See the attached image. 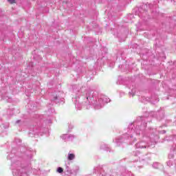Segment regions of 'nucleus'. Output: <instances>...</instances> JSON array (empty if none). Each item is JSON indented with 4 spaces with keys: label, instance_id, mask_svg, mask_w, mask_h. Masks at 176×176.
<instances>
[{
    "label": "nucleus",
    "instance_id": "f03ea898",
    "mask_svg": "<svg viewBox=\"0 0 176 176\" xmlns=\"http://www.w3.org/2000/svg\"><path fill=\"white\" fill-rule=\"evenodd\" d=\"M136 148H139L142 149L143 148H148L149 146V141L146 140V142H140L135 144Z\"/></svg>",
    "mask_w": 176,
    "mask_h": 176
},
{
    "label": "nucleus",
    "instance_id": "0eeeda50",
    "mask_svg": "<svg viewBox=\"0 0 176 176\" xmlns=\"http://www.w3.org/2000/svg\"><path fill=\"white\" fill-rule=\"evenodd\" d=\"M57 171H58L60 174H61V173H63L64 169H63V168H61V167H58V169H57Z\"/></svg>",
    "mask_w": 176,
    "mask_h": 176
},
{
    "label": "nucleus",
    "instance_id": "423d86ee",
    "mask_svg": "<svg viewBox=\"0 0 176 176\" xmlns=\"http://www.w3.org/2000/svg\"><path fill=\"white\" fill-rule=\"evenodd\" d=\"M159 166H160V164H159V163H157V162H155V163L153 164V167L154 168H159Z\"/></svg>",
    "mask_w": 176,
    "mask_h": 176
},
{
    "label": "nucleus",
    "instance_id": "f257e3e1",
    "mask_svg": "<svg viewBox=\"0 0 176 176\" xmlns=\"http://www.w3.org/2000/svg\"><path fill=\"white\" fill-rule=\"evenodd\" d=\"M149 116L151 118H155V119H157V120H162V119L164 118V110L160 109L158 111H150L149 113L146 112L145 113L144 116L138 117L137 118V122H139L138 125H136L135 128V133L137 135L141 134V131L146 129V122H148L146 119H148Z\"/></svg>",
    "mask_w": 176,
    "mask_h": 176
},
{
    "label": "nucleus",
    "instance_id": "9b49d317",
    "mask_svg": "<svg viewBox=\"0 0 176 176\" xmlns=\"http://www.w3.org/2000/svg\"><path fill=\"white\" fill-rule=\"evenodd\" d=\"M163 133H166V131H163Z\"/></svg>",
    "mask_w": 176,
    "mask_h": 176
},
{
    "label": "nucleus",
    "instance_id": "39448f33",
    "mask_svg": "<svg viewBox=\"0 0 176 176\" xmlns=\"http://www.w3.org/2000/svg\"><path fill=\"white\" fill-rule=\"evenodd\" d=\"M148 140H150L151 142H156V140H159V136L157 135H155V139L148 138Z\"/></svg>",
    "mask_w": 176,
    "mask_h": 176
},
{
    "label": "nucleus",
    "instance_id": "20e7f679",
    "mask_svg": "<svg viewBox=\"0 0 176 176\" xmlns=\"http://www.w3.org/2000/svg\"><path fill=\"white\" fill-rule=\"evenodd\" d=\"M151 100L152 101L155 100V102H159V98L157 97V96H152Z\"/></svg>",
    "mask_w": 176,
    "mask_h": 176
},
{
    "label": "nucleus",
    "instance_id": "9d476101",
    "mask_svg": "<svg viewBox=\"0 0 176 176\" xmlns=\"http://www.w3.org/2000/svg\"><path fill=\"white\" fill-rule=\"evenodd\" d=\"M148 8H150V9H152V8H153V4H148Z\"/></svg>",
    "mask_w": 176,
    "mask_h": 176
},
{
    "label": "nucleus",
    "instance_id": "6e6552de",
    "mask_svg": "<svg viewBox=\"0 0 176 176\" xmlns=\"http://www.w3.org/2000/svg\"><path fill=\"white\" fill-rule=\"evenodd\" d=\"M146 5H143V6H142V8H138L139 12H140V13H142V8L145 9V7H146Z\"/></svg>",
    "mask_w": 176,
    "mask_h": 176
},
{
    "label": "nucleus",
    "instance_id": "1a4fd4ad",
    "mask_svg": "<svg viewBox=\"0 0 176 176\" xmlns=\"http://www.w3.org/2000/svg\"><path fill=\"white\" fill-rule=\"evenodd\" d=\"M9 3L13 5V3H16V0H7Z\"/></svg>",
    "mask_w": 176,
    "mask_h": 176
},
{
    "label": "nucleus",
    "instance_id": "7ed1b4c3",
    "mask_svg": "<svg viewBox=\"0 0 176 176\" xmlns=\"http://www.w3.org/2000/svg\"><path fill=\"white\" fill-rule=\"evenodd\" d=\"M67 159L68 160H74L75 159V154L69 153Z\"/></svg>",
    "mask_w": 176,
    "mask_h": 176
}]
</instances>
